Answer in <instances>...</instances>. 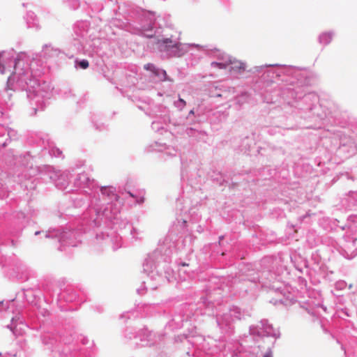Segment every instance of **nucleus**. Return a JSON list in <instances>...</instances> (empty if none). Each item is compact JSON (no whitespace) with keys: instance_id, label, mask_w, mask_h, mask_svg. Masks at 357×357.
<instances>
[{"instance_id":"f257e3e1","label":"nucleus","mask_w":357,"mask_h":357,"mask_svg":"<svg viewBox=\"0 0 357 357\" xmlns=\"http://www.w3.org/2000/svg\"><path fill=\"white\" fill-rule=\"evenodd\" d=\"M157 45L160 51H169L173 48L178 49L181 44L180 43L173 41L171 38H165L158 40Z\"/></svg>"},{"instance_id":"f03ea898","label":"nucleus","mask_w":357,"mask_h":357,"mask_svg":"<svg viewBox=\"0 0 357 357\" xmlns=\"http://www.w3.org/2000/svg\"><path fill=\"white\" fill-rule=\"evenodd\" d=\"M229 66H230V70L234 71L238 73H243L246 69L245 63L237 60L236 59H230L228 60Z\"/></svg>"},{"instance_id":"7ed1b4c3","label":"nucleus","mask_w":357,"mask_h":357,"mask_svg":"<svg viewBox=\"0 0 357 357\" xmlns=\"http://www.w3.org/2000/svg\"><path fill=\"white\" fill-rule=\"evenodd\" d=\"M331 39V35L329 33H324L320 36V40L324 44H327Z\"/></svg>"},{"instance_id":"20e7f679","label":"nucleus","mask_w":357,"mask_h":357,"mask_svg":"<svg viewBox=\"0 0 357 357\" xmlns=\"http://www.w3.org/2000/svg\"><path fill=\"white\" fill-rule=\"evenodd\" d=\"M211 65L212 67L218 68L220 69H225L229 66L228 61L225 63L212 62Z\"/></svg>"},{"instance_id":"39448f33","label":"nucleus","mask_w":357,"mask_h":357,"mask_svg":"<svg viewBox=\"0 0 357 357\" xmlns=\"http://www.w3.org/2000/svg\"><path fill=\"white\" fill-rule=\"evenodd\" d=\"M78 64L82 69H86L89 65V61L85 59L80 61Z\"/></svg>"},{"instance_id":"423d86ee","label":"nucleus","mask_w":357,"mask_h":357,"mask_svg":"<svg viewBox=\"0 0 357 357\" xmlns=\"http://www.w3.org/2000/svg\"><path fill=\"white\" fill-rule=\"evenodd\" d=\"M144 68L152 72H155V67L152 63H147L144 65Z\"/></svg>"},{"instance_id":"0eeeda50","label":"nucleus","mask_w":357,"mask_h":357,"mask_svg":"<svg viewBox=\"0 0 357 357\" xmlns=\"http://www.w3.org/2000/svg\"><path fill=\"white\" fill-rule=\"evenodd\" d=\"M178 102L182 104L183 107H184L185 105V101L183 99L179 98Z\"/></svg>"},{"instance_id":"6e6552de","label":"nucleus","mask_w":357,"mask_h":357,"mask_svg":"<svg viewBox=\"0 0 357 357\" xmlns=\"http://www.w3.org/2000/svg\"><path fill=\"white\" fill-rule=\"evenodd\" d=\"M129 195L132 197H134V195L131 192H129Z\"/></svg>"}]
</instances>
